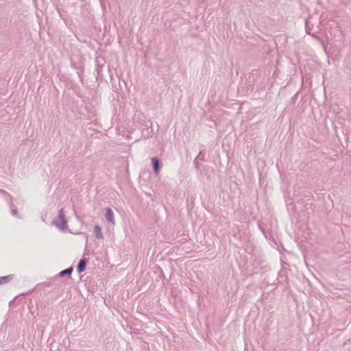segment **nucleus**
Segmentation results:
<instances>
[{
	"label": "nucleus",
	"mask_w": 351,
	"mask_h": 351,
	"mask_svg": "<svg viewBox=\"0 0 351 351\" xmlns=\"http://www.w3.org/2000/svg\"><path fill=\"white\" fill-rule=\"evenodd\" d=\"M152 162L154 165V172L156 173H158V159L156 158H152Z\"/></svg>",
	"instance_id": "obj_5"
},
{
	"label": "nucleus",
	"mask_w": 351,
	"mask_h": 351,
	"mask_svg": "<svg viewBox=\"0 0 351 351\" xmlns=\"http://www.w3.org/2000/svg\"><path fill=\"white\" fill-rule=\"evenodd\" d=\"M86 261L84 259L80 260L78 263L77 271L79 272H82V271H84V269L86 268Z\"/></svg>",
	"instance_id": "obj_2"
},
{
	"label": "nucleus",
	"mask_w": 351,
	"mask_h": 351,
	"mask_svg": "<svg viewBox=\"0 0 351 351\" xmlns=\"http://www.w3.org/2000/svg\"><path fill=\"white\" fill-rule=\"evenodd\" d=\"M94 231H95V237L97 238H98V239H102L103 238L101 228L99 226H95Z\"/></svg>",
	"instance_id": "obj_3"
},
{
	"label": "nucleus",
	"mask_w": 351,
	"mask_h": 351,
	"mask_svg": "<svg viewBox=\"0 0 351 351\" xmlns=\"http://www.w3.org/2000/svg\"><path fill=\"white\" fill-rule=\"evenodd\" d=\"M71 271L72 269H64L63 271H61L60 276H64L65 274H71Z\"/></svg>",
	"instance_id": "obj_6"
},
{
	"label": "nucleus",
	"mask_w": 351,
	"mask_h": 351,
	"mask_svg": "<svg viewBox=\"0 0 351 351\" xmlns=\"http://www.w3.org/2000/svg\"><path fill=\"white\" fill-rule=\"evenodd\" d=\"M12 279V275H8L5 276H1L0 277V285H5V282H9V280Z\"/></svg>",
	"instance_id": "obj_4"
},
{
	"label": "nucleus",
	"mask_w": 351,
	"mask_h": 351,
	"mask_svg": "<svg viewBox=\"0 0 351 351\" xmlns=\"http://www.w3.org/2000/svg\"><path fill=\"white\" fill-rule=\"evenodd\" d=\"M106 217L108 222H110L112 224L114 223L113 212L112 211V210L110 208L107 209L106 213Z\"/></svg>",
	"instance_id": "obj_1"
}]
</instances>
